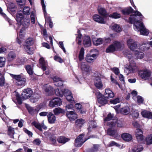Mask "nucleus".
<instances>
[{
	"label": "nucleus",
	"mask_w": 152,
	"mask_h": 152,
	"mask_svg": "<svg viewBox=\"0 0 152 152\" xmlns=\"http://www.w3.org/2000/svg\"><path fill=\"white\" fill-rule=\"evenodd\" d=\"M142 18V16L140 12L136 11L134 14L131 15L129 17V22L134 24V28L135 31L140 32L141 35L147 36L149 34V31L140 21Z\"/></svg>",
	"instance_id": "nucleus-1"
},
{
	"label": "nucleus",
	"mask_w": 152,
	"mask_h": 152,
	"mask_svg": "<svg viewBox=\"0 0 152 152\" xmlns=\"http://www.w3.org/2000/svg\"><path fill=\"white\" fill-rule=\"evenodd\" d=\"M124 54L129 60V65H126L124 69V72L127 75L131 74L136 72L138 69L134 61L133 56L131 52L126 50L124 52Z\"/></svg>",
	"instance_id": "nucleus-2"
},
{
	"label": "nucleus",
	"mask_w": 152,
	"mask_h": 152,
	"mask_svg": "<svg viewBox=\"0 0 152 152\" xmlns=\"http://www.w3.org/2000/svg\"><path fill=\"white\" fill-rule=\"evenodd\" d=\"M23 26V28L20 31V39L18 37L17 38V42L20 45L22 42L24 40V34L23 33V30H25L26 28H27L30 24V20L29 18L26 17L24 18L23 19L22 21V23H20Z\"/></svg>",
	"instance_id": "nucleus-3"
},
{
	"label": "nucleus",
	"mask_w": 152,
	"mask_h": 152,
	"mask_svg": "<svg viewBox=\"0 0 152 152\" xmlns=\"http://www.w3.org/2000/svg\"><path fill=\"white\" fill-rule=\"evenodd\" d=\"M99 54V52L96 49L92 50L86 55L85 60L88 63H93L96 59Z\"/></svg>",
	"instance_id": "nucleus-4"
},
{
	"label": "nucleus",
	"mask_w": 152,
	"mask_h": 152,
	"mask_svg": "<svg viewBox=\"0 0 152 152\" xmlns=\"http://www.w3.org/2000/svg\"><path fill=\"white\" fill-rule=\"evenodd\" d=\"M139 77L142 80H149L152 75V72L149 69L145 68L140 70L138 73Z\"/></svg>",
	"instance_id": "nucleus-5"
},
{
	"label": "nucleus",
	"mask_w": 152,
	"mask_h": 152,
	"mask_svg": "<svg viewBox=\"0 0 152 152\" xmlns=\"http://www.w3.org/2000/svg\"><path fill=\"white\" fill-rule=\"evenodd\" d=\"M121 46L122 45L120 42L115 41L107 48L106 51L107 53L113 52L116 50L120 49Z\"/></svg>",
	"instance_id": "nucleus-6"
},
{
	"label": "nucleus",
	"mask_w": 152,
	"mask_h": 152,
	"mask_svg": "<svg viewBox=\"0 0 152 152\" xmlns=\"http://www.w3.org/2000/svg\"><path fill=\"white\" fill-rule=\"evenodd\" d=\"M127 44L128 47L132 51L135 52L139 49L140 44H138L137 42L134 41L131 38L128 39Z\"/></svg>",
	"instance_id": "nucleus-7"
},
{
	"label": "nucleus",
	"mask_w": 152,
	"mask_h": 152,
	"mask_svg": "<svg viewBox=\"0 0 152 152\" xmlns=\"http://www.w3.org/2000/svg\"><path fill=\"white\" fill-rule=\"evenodd\" d=\"M62 104L61 99L59 98L56 97L51 99L49 102L48 105L51 108L60 106Z\"/></svg>",
	"instance_id": "nucleus-8"
},
{
	"label": "nucleus",
	"mask_w": 152,
	"mask_h": 152,
	"mask_svg": "<svg viewBox=\"0 0 152 152\" xmlns=\"http://www.w3.org/2000/svg\"><path fill=\"white\" fill-rule=\"evenodd\" d=\"M32 94L33 91L31 88H28L25 89L21 95V97L23 100L29 98Z\"/></svg>",
	"instance_id": "nucleus-9"
},
{
	"label": "nucleus",
	"mask_w": 152,
	"mask_h": 152,
	"mask_svg": "<svg viewBox=\"0 0 152 152\" xmlns=\"http://www.w3.org/2000/svg\"><path fill=\"white\" fill-rule=\"evenodd\" d=\"M84 135L81 134L78 136L75 140V145L77 147H79L82 146L83 144L87 140L83 139Z\"/></svg>",
	"instance_id": "nucleus-10"
},
{
	"label": "nucleus",
	"mask_w": 152,
	"mask_h": 152,
	"mask_svg": "<svg viewBox=\"0 0 152 152\" xmlns=\"http://www.w3.org/2000/svg\"><path fill=\"white\" fill-rule=\"evenodd\" d=\"M107 125L110 127H115L116 125L118 127H121L124 126L123 123L120 121L113 120L107 122Z\"/></svg>",
	"instance_id": "nucleus-11"
},
{
	"label": "nucleus",
	"mask_w": 152,
	"mask_h": 152,
	"mask_svg": "<svg viewBox=\"0 0 152 152\" xmlns=\"http://www.w3.org/2000/svg\"><path fill=\"white\" fill-rule=\"evenodd\" d=\"M80 68L83 72L87 74H89L91 71L90 66L85 62H82L81 64Z\"/></svg>",
	"instance_id": "nucleus-12"
},
{
	"label": "nucleus",
	"mask_w": 152,
	"mask_h": 152,
	"mask_svg": "<svg viewBox=\"0 0 152 152\" xmlns=\"http://www.w3.org/2000/svg\"><path fill=\"white\" fill-rule=\"evenodd\" d=\"M66 115L70 121H74L77 118V115L74 111H67Z\"/></svg>",
	"instance_id": "nucleus-13"
},
{
	"label": "nucleus",
	"mask_w": 152,
	"mask_h": 152,
	"mask_svg": "<svg viewBox=\"0 0 152 152\" xmlns=\"http://www.w3.org/2000/svg\"><path fill=\"white\" fill-rule=\"evenodd\" d=\"M94 83L95 87L98 89H101L102 88L103 85L99 77H96L94 79Z\"/></svg>",
	"instance_id": "nucleus-14"
},
{
	"label": "nucleus",
	"mask_w": 152,
	"mask_h": 152,
	"mask_svg": "<svg viewBox=\"0 0 152 152\" xmlns=\"http://www.w3.org/2000/svg\"><path fill=\"white\" fill-rule=\"evenodd\" d=\"M135 135L138 142H141L144 139L142 131L140 129H137L136 131Z\"/></svg>",
	"instance_id": "nucleus-15"
},
{
	"label": "nucleus",
	"mask_w": 152,
	"mask_h": 152,
	"mask_svg": "<svg viewBox=\"0 0 152 152\" xmlns=\"http://www.w3.org/2000/svg\"><path fill=\"white\" fill-rule=\"evenodd\" d=\"M41 3L42 5V10H43L45 17V19L46 22L48 23L51 21L50 18L49 16H46L47 13L46 10V5L44 3V0H41Z\"/></svg>",
	"instance_id": "nucleus-16"
},
{
	"label": "nucleus",
	"mask_w": 152,
	"mask_h": 152,
	"mask_svg": "<svg viewBox=\"0 0 152 152\" xmlns=\"http://www.w3.org/2000/svg\"><path fill=\"white\" fill-rule=\"evenodd\" d=\"M104 95L105 98L106 99L112 98L114 96L113 92L109 88H107L105 89Z\"/></svg>",
	"instance_id": "nucleus-17"
},
{
	"label": "nucleus",
	"mask_w": 152,
	"mask_h": 152,
	"mask_svg": "<svg viewBox=\"0 0 152 152\" xmlns=\"http://www.w3.org/2000/svg\"><path fill=\"white\" fill-rule=\"evenodd\" d=\"M83 42L85 47H89L90 46L91 41L90 37L88 35H85L83 38Z\"/></svg>",
	"instance_id": "nucleus-18"
},
{
	"label": "nucleus",
	"mask_w": 152,
	"mask_h": 152,
	"mask_svg": "<svg viewBox=\"0 0 152 152\" xmlns=\"http://www.w3.org/2000/svg\"><path fill=\"white\" fill-rule=\"evenodd\" d=\"M44 87L45 93L47 95H51L53 94L54 90L50 85H46Z\"/></svg>",
	"instance_id": "nucleus-19"
},
{
	"label": "nucleus",
	"mask_w": 152,
	"mask_h": 152,
	"mask_svg": "<svg viewBox=\"0 0 152 152\" xmlns=\"http://www.w3.org/2000/svg\"><path fill=\"white\" fill-rule=\"evenodd\" d=\"M26 107L29 113L32 115L37 113L39 110L37 107H32L28 105H26Z\"/></svg>",
	"instance_id": "nucleus-20"
},
{
	"label": "nucleus",
	"mask_w": 152,
	"mask_h": 152,
	"mask_svg": "<svg viewBox=\"0 0 152 152\" xmlns=\"http://www.w3.org/2000/svg\"><path fill=\"white\" fill-rule=\"evenodd\" d=\"M134 58L135 59H141L144 56V54L143 52L139 50L134 52Z\"/></svg>",
	"instance_id": "nucleus-21"
},
{
	"label": "nucleus",
	"mask_w": 152,
	"mask_h": 152,
	"mask_svg": "<svg viewBox=\"0 0 152 152\" xmlns=\"http://www.w3.org/2000/svg\"><path fill=\"white\" fill-rule=\"evenodd\" d=\"M31 124L32 125L34 126L36 128L38 129L40 131L42 130V128L44 129H47L46 126L44 125L43 123L40 124L38 122L36 121H34Z\"/></svg>",
	"instance_id": "nucleus-22"
},
{
	"label": "nucleus",
	"mask_w": 152,
	"mask_h": 152,
	"mask_svg": "<svg viewBox=\"0 0 152 152\" xmlns=\"http://www.w3.org/2000/svg\"><path fill=\"white\" fill-rule=\"evenodd\" d=\"M48 121L50 124L54 123L56 120V117L51 112H49L48 115Z\"/></svg>",
	"instance_id": "nucleus-23"
},
{
	"label": "nucleus",
	"mask_w": 152,
	"mask_h": 152,
	"mask_svg": "<svg viewBox=\"0 0 152 152\" xmlns=\"http://www.w3.org/2000/svg\"><path fill=\"white\" fill-rule=\"evenodd\" d=\"M39 63L41 65L42 68L43 70H46L48 69L47 61H46L43 58H40L39 60Z\"/></svg>",
	"instance_id": "nucleus-24"
},
{
	"label": "nucleus",
	"mask_w": 152,
	"mask_h": 152,
	"mask_svg": "<svg viewBox=\"0 0 152 152\" xmlns=\"http://www.w3.org/2000/svg\"><path fill=\"white\" fill-rule=\"evenodd\" d=\"M141 114L142 116L145 118L151 119L152 118V113L146 110H144L142 111Z\"/></svg>",
	"instance_id": "nucleus-25"
},
{
	"label": "nucleus",
	"mask_w": 152,
	"mask_h": 152,
	"mask_svg": "<svg viewBox=\"0 0 152 152\" xmlns=\"http://www.w3.org/2000/svg\"><path fill=\"white\" fill-rule=\"evenodd\" d=\"M121 137L124 140L127 142L130 141L132 139V135L127 133H124L122 134Z\"/></svg>",
	"instance_id": "nucleus-26"
},
{
	"label": "nucleus",
	"mask_w": 152,
	"mask_h": 152,
	"mask_svg": "<svg viewBox=\"0 0 152 152\" xmlns=\"http://www.w3.org/2000/svg\"><path fill=\"white\" fill-rule=\"evenodd\" d=\"M110 28L117 32H120L122 31L121 28L118 24H114L110 26Z\"/></svg>",
	"instance_id": "nucleus-27"
},
{
	"label": "nucleus",
	"mask_w": 152,
	"mask_h": 152,
	"mask_svg": "<svg viewBox=\"0 0 152 152\" xmlns=\"http://www.w3.org/2000/svg\"><path fill=\"white\" fill-rule=\"evenodd\" d=\"M94 20L96 21L99 23H104L105 21L104 19L101 17L99 15H95L93 16Z\"/></svg>",
	"instance_id": "nucleus-28"
},
{
	"label": "nucleus",
	"mask_w": 152,
	"mask_h": 152,
	"mask_svg": "<svg viewBox=\"0 0 152 152\" xmlns=\"http://www.w3.org/2000/svg\"><path fill=\"white\" fill-rule=\"evenodd\" d=\"M110 128H109L107 130V134H108L113 136L114 137H118L119 135L118 134L117 131L115 130H112Z\"/></svg>",
	"instance_id": "nucleus-29"
},
{
	"label": "nucleus",
	"mask_w": 152,
	"mask_h": 152,
	"mask_svg": "<svg viewBox=\"0 0 152 152\" xmlns=\"http://www.w3.org/2000/svg\"><path fill=\"white\" fill-rule=\"evenodd\" d=\"M23 18H24L23 15L22 13L19 12L16 14V19L19 24L22 23V21Z\"/></svg>",
	"instance_id": "nucleus-30"
},
{
	"label": "nucleus",
	"mask_w": 152,
	"mask_h": 152,
	"mask_svg": "<svg viewBox=\"0 0 152 152\" xmlns=\"http://www.w3.org/2000/svg\"><path fill=\"white\" fill-rule=\"evenodd\" d=\"M120 112L124 115H127L129 114L130 111V109L128 106H125L120 109Z\"/></svg>",
	"instance_id": "nucleus-31"
},
{
	"label": "nucleus",
	"mask_w": 152,
	"mask_h": 152,
	"mask_svg": "<svg viewBox=\"0 0 152 152\" xmlns=\"http://www.w3.org/2000/svg\"><path fill=\"white\" fill-rule=\"evenodd\" d=\"M53 111L55 115H58L60 113H65L64 110L60 107L55 108Z\"/></svg>",
	"instance_id": "nucleus-32"
},
{
	"label": "nucleus",
	"mask_w": 152,
	"mask_h": 152,
	"mask_svg": "<svg viewBox=\"0 0 152 152\" xmlns=\"http://www.w3.org/2000/svg\"><path fill=\"white\" fill-rule=\"evenodd\" d=\"M58 141L60 143L64 144L69 140V139L63 136H61L57 139Z\"/></svg>",
	"instance_id": "nucleus-33"
},
{
	"label": "nucleus",
	"mask_w": 152,
	"mask_h": 152,
	"mask_svg": "<svg viewBox=\"0 0 152 152\" xmlns=\"http://www.w3.org/2000/svg\"><path fill=\"white\" fill-rule=\"evenodd\" d=\"M133 10V9L131 7H130L129 8H126L122 10L121 12L123 14L128 15L129 13L132 12Z\"/></svg>",
	"instance_id": "nucleus-34"
},
{
	"label": "nucleus",
	"mask_w": 152,
	"mask_h": 152,
	"mask_svg": "<svg viewBox=\"0 0 152 152\" xmlns=\"http://www.w3.org/2000/svg\"><path fill=\"white\" fill-rule=\"evenodd\" d=\"M55 93L57 96L62 97L64 95V90L57 88L55 90Z\"/></svg>",
	"instance_id": "nucleus-35"
},
{
	"label": "nucleus",
	"mask_w": 152,
	"mask_h": 152,
	"mask_svg": "<svg viewBox=\"0 0 152 152\" xmlns=\"http://www.w3.org/2000/svg\"><path fill=\"white\" fill-rule=\"evenodd\" d=\"M84 120L80 119L77 120L75 121L76 125L78 127H80L85 123Z\"/></svg>",
	"instance_id": "nucleus-36"
},
{
	"label": "nucleus",
	"mask_w": 152,
	"mask_h": 152,
	"mask_svg": "<svg viewBox=\"0 0 152 152\" xmlns=\"http://www.w3.org/2000/svg\"><path fill=\"white\" fill-rule=\"evenodd\" d=\"M15 129L11 126L8 127V134L10 136V137L13 138V135L15 134Z\"/></svg>",
	"instance_id": "nucleus-37"
},
{
	"label": "nucleus",
	"mask_w": 152,
	"mask_h": 152,
	"mask_svg": "<svg viewBox=\"0 0 152 152\" xmlns=\"http://www.w3.org/2000/svg\"><path fill=\"white\" fill-rule=\"evenodd\" d=\"M23 46L24 49L28 54H33L34 50L33 48H30L29 46L27 45H24Z\"/></svg>",
	"instance_id": "nucleus-38"
},
{
	"label": "nucleus",
	"mask_w": 152,
	"mask_h": 152,
	"mask_svg": "<svg viewBox=\"0 0 152 152\" xmlns=\"http://www.w3.org/2000/svg\"><path fill=\"white\" fill-rule=\"evenodd\" d=\"M93 41L94 45H98L103 43L104 40H103V39L101 38H99L98 39H95Z\"/></svg>",
	"instance_id": "nucleus-39"
},
{
	"label": "nucleus",
	"mask_w": 152,
	"mask_h": 152,
	"mask_svg": "<svg viewBox=\"0 0 152 152\" xmlns=\"http://www.w3.org/2000/svg\"><path fill=\"white\" fill-rule=\"evenodd\" d=\"M77 36L76 37V41L77 43L79 44H80L82 42V35L80 33V31L78 30L77 32Z\"/></svg>",
	"instance_id": "nucleus-40"
},
{
	"label": "nucleus",
	"mask_w": 152,
	"mask_h": 152,
	"mask_svg": "<svg viewBox=\"0 0 152 152\" xmlns=\"http://www.w3.org/2000/svg\"><path fill=\"white\" fill-rule=\"evenodd\" d=\"M99 13L104 17H106L107 15L106 11L104 8L100 7L98 9Z\"/></svg>",
	"instance_id": "nucleus-41"
},
{
	"label": "nucleus",
	"mask_w": 152,
	"mask_h": 152,
	"mask_svg": "<svg viewBox=\"0 0 152 152\" xmlns=\"http://www.w3.org/2000/svg\"><path fill=\"white\" fill-rule=\"evenodd\" d=\"M26 69L28 73L30 75L33 73V68L30 65H28L26 66Z\"/></svg>",
	"instance_id": "nucleus-42"
},
{
	"label": "nucleus",
	"mask_w": 152,
	"mask_h": 152,
	"mask_svg": "<svg viewBox=\"0 0 152 152\" xmlns=\"http://www.w3.org/2000/svg\"><path fill=\"white\" fill-rule=\"evenodd\" d=\"M150 48L149 46H146L145 45H143V44H140L139 50L141 51H145L149 50Z\"/></svg>",
	"instance_id": "nucleus-43"
},
{
	"label": "nucleus",
	"mask_w": 152,
	"mask_h": 152,
	"mask_svg": "<svg viewBox=\"0 0 152 152\" xmlns=\"http://www.w3.org/2000/svg\"><path fill=\"white\" fill-rule=\"evenodd\" d=\"M84 49L83 48H82L80 51L79 56V59L80 61H81L84 59Z\"/></svg>",
	"instance_id": "nucleus-44"
},
{
	"label": "nucleus",
	"mask_w": 152,
	"mask_h": 152,
	"mask_svg": "<svg viewBox=\"0 0 152 152\" xmlns=\"http://www.w3.org/2000/svg\"><path fill=\"white\" fill-rule=\"evenodd\" d=\"M131 114L134 118H137L139 116V113L137 110H132L131 113Z\"/></svg>",
	"instance_id": "nucleus-45"
},
{
	"label": "nucleus",
	"mask_w": 152,
	"mask_h": 152,
	"mask_svg": "<svg viewBox=\"0 0 152 152\" xmlns=\"http://www.w3.org/2000/svg\"><path fill=\"white\" fill-rule=\"evenodd\" d=\"M26 81V79L24 78H22L19 81L16 82L17 85L19 86H24Z\"/></svg>",
	"instance_id": "nucleus-46"
},
{
	"label": "nucleus",
	"mask_w": 152,
	"mask_h": 152,
	"mask_svg": "<svg viewBox=\"0 0 152 152\" xmlns=\"http://www.w3.org/2000/svg\"><path fill=\"white\" fill-rule=\"evenodd\" d=\"M108 16L112 18L117 19L120 18L121 17V15L120 14L117 12H114L112 14L109 15Z\"/></svg>",
	"instance_id": "nucleus-47"
},
{
	"label": "nucleus",
	"mask_w": 152,
	"mask_h": 152,
	"mask_svg": "<svg viewBox=\"0 0 152 152\" xmlns=\"http://www.w3.org/2000/svg\"><path fill=\"white\" fill-rule=\"evenodd\" d=\"M30 8L28 7H25L23 10V13L25 15H28L30 13Z\"/></svg>",
	"instance_id": "nucleus-48"
},
{
	"label": "nucleus",
	"mask_w": 152,
	"mask_h": 152,
	"mask_svg": "<svg viewBox=\"0 0 152 152\" xmlns=\"http://www.w3.org/2000/svg\"><path fill=\"white\" fill-rule=\"evenodd\" d=\"M99 145H94L93 147L89 150V152H96L98 151Z\"/></svg>",
	"instance_id": "nucleus-49"
},
{
	"label": "nucleus",
	"mask_w": 152,
	"mask_h": 152,
	"mask_svg": "<svg viewBox=\"0 0 152 152\" xmlns=\"http://www.w3.org/2000/svg\"><path fill=\"white\" fill-rule=\"evenodd\" d=\"M143 148L141 145H139L136 147H134L132 152H140L143 150Z\"/></svg>",
	"instance_id": "nucleus-50"
},
{
	"label": "nucleus",
	"mask_w": 152,
	"mask_h": 152,
	"mask_svg": "<svg viewBox=\"0 0 152 152\" xmlns=\"http://www.w3.org/2000/svg\"><path fill=\"white\" fill-rule=\"evenodd\" d=\"M98 101V102L102 105L105 104L107 102V100L105 98H104L103 96L101 98H99Z\"/></svg>",
	"instance_id": "nucleus-51"
},
{
	"label": "nucleus",
	"mask_w": 152,
	"mask_h": 152,
	"mask_svg": "<svg viewBox=\"0 0 152 152\" xmlns=\"http://www.w3.org/2000/svg\"><path fill=\"white\" fill-rule=\"evenodd\" d=\"M40 97L39 96L38 94H35L30 99L31 102L34 103L37 101Z\"/></svg>",
	"instance_id": "nucleus-52"
},
{
	"label": "nucleus",
	"mask_w": 152,
	"mask_h": 152,
	"mask_svg": "<svg viewBox=\"0 0 152 152\" xmlns=\"http://www.w3.org/2000/svg\"><path fill=\"white\" fill-rule=\"evenodd\" d=\"M146 144L148 145L152 144V134L148 136L146 139Z\"/></svg>",
	"instance_id": "nucleus-53"
},
{
	"label": "nucleus",
	"mask_w": 152,
	"mask_h": 152,
	"mask_svg": "<svg viewBox=\"0 0 152 152\" xmlns=\"http://www.w3.org/2000/svg\"><path fill=\"white\" fill-rule=\"evenodd\" d=\"M15 57V54L12 52H10L8 54L7 59L9 61H11Z\"/></svg>",
	"instance_id": "nucleus-54"
},
{
	"label": "nucleus",
	"mask_w": 152,
	"mask_h": 152,
	"mask_svg": "<svg viewBox=\"0 0 152 152\" xmlns=\"http://www.w3.org/2000/svg\"><path fill=\"white\" fill-rule=\"evenodd\" d=\"M22 74L20 75H14L11 74H10V76L13 78L15 79L17 81H19L23 77H22Z\"/></svg>",
	"instance_id": "nucleus-55"
},
{
	"label": "nucleus",
	"mask_w": 152,
	"mask_h": 152,
	"mask_svg": "<svg viewBox=\"0 0 152 152\" xmlns=\"http://www.w3.org/2000/svg\"><path fill=\"white\" fill-rule=\"evenodd\" d=\"M68 92L69 93V95H67L65 96L66 99L69 102L73 101L74 100L73 98L71 92L69 91V92Z\"/></svg>",
	"instance_id": "nucleus-56"
},
{
	"label": "nucleus",
	"mask_w": 152,
	"mask_h": 152,
	"mask_svg": "<svg viewBox=\"0 0 152 152\" xmlns=\"http://www.w3.org/2000/svg\"><path fill=\"white\" fill-rule=\"evenodd\" d=\"M89 127L90 129L95 128L96 127V123L94 121H91L89 122Z\"/></svg>",
	"instance_id": "nucleus-57"
},
{
	"label": "nucleus",
	"mask_w": 152,
	"mask_h": 152,
	"mask_svg": "<svg viewBox=\"0 0 152 152\" xmlns=\"http://www.w3.org/2000/svg\"><path fill=\"white\" fill-rule=\"evenodd\" d=\"M6 59L3 57L0 56V67L3 66L5 64Z\"/></svg>",
	"instance_id": "nucleus-58"
},
{
	"label": "nucleus",
	"mask_w": 152,
	"mask_h": 152,
	"mask_svg": "<svg viewBox=\"0 0 152 152\" xmlns=\"http://www.w3.org/2000/svg\"><path fill=\"white\" fill-rule=\"evenodd\" d=\"M30 17L31 23L33 24H34L36 17L35 14L33 12L31 13Z\"/></svg>",
	"instance_id": "nucleus-59"
},
{
	"label": "nucleus",
	"mask_w": 152,
	"mask_h": 152,
	"mask_svg": "<svg viewBox=\"0 0 152 152\" xmlns=\"http://www.w3.org/2000/svg\"><path fill=\"white\" fill-rule=\"evenodd\" d=\"M5 83L4 77L3 75L0 73V86H4Z\"/></svg>",
	"instance_id": "nucleus-60"
},
{
	"label": "nucleus",
	"mask_w": 152,
	"mask_h": 152,
	"mask_svg": "<svg viewBox=\"0 0 152 152\" xmlns=\"http://www.w3.org/2000/svg\"><path fill=\"white\" fill-rule=\"evenodd\" d=\"M113 117V115L111 114L110 113H109L107 117L104 119V121L105 122L106 121H109L111 120Z\"/></svg>",
	"instance_id": "nucleus-61"
},
{
	"label": "nucleus",
	"mask_w": 152,
	"mask_h": 152,
	"mask_svg": "<svg viewBox=\"0 0 152 152\" xmlns=\"http://www.w3.org/2000/svg\"><path fill=\"white\" fill-rule=\"evenodd\" d=\"M7 6L10 9H14L15 7V3L11 2H9L7 4Z\"/></svg>",
	"instance_id": "nucleus-62"
},
{
	"label": "nucleus",
	"mask_w": 152,
	"mask_h": 152,
	"mask_svg": "<svg viewBox=\"0 0 152 152\" xmlns=\"http://www.w3.org/2000/svg\"><path fill=\"white\" fill-rule=\"evenodd\" d=\"M0 14L1 16H3L10 23V20L8 18L7 16L4 13H3L2 12V10L1 7H0Z\"/></svg>",
	"instance_id": "nucleus-63"
},
{
	"label": "nucleus",
	"mask_w": 152,
	"mask_h": 152,
	"mask_svg": "<svg viewBox=\"0 0 152 152\" xmlns=\"http://www.w3.org/2000/svg\"><path fill=\"white\" fill-rule=\"evenodd\" d=\"M136 99L138 103L139 104L142 103L144 101L143 98L139 96H137Z\"/></svg>",
	"instance_id": "nucleus-64"
}]
</instances>
